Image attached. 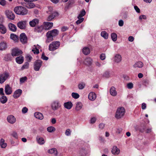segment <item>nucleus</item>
<instances>
[{"label": "nucleus", "mask_w": 156, "mask_h": 156, "mask_svg": "<svg viewBox=\"0 0 156 156\" xmlns=\"http://www.w3.org/2000/svg\"><path fill=\"white\" fill-rule=\"evenodd\" d=\"M14 11L17 14L20 15H25L28 12V11L25 8L22 6H18L14 8Z\"/></svg>", "instance_id": "f257e3e1"}, {"label": "nucleus", "mask_w": 156, "mask_h": 156, "mask_svg": "<svg viewBox=\"0 0 156 156\" xmlns=\"http://www.w3.org/2000/svg\"><path fill=\"white\" fill-rule=\"evenodd\" d=\"M125 113V110L123 107H119L117 109L115 117L117 119H120L124 116Z\"/></svg>", "instance_id": "f03ea898"}, {"label": "nucleus", "mask_w": 156, "mask_h": 156, "mask_svg": "<svg viewBox=\"0 0 156 156\" xmlns=\"http://www.w3.org/2000/svg\"><path fill=\"white\" fill-rule=\"evenodd\" d=\"M60 43L59 41H53L49 45L48 49L50 51H54L59 47Z\"/></svg>", "instance_id": "7ed1b4c3"}, {"label": "nucleus", "mask_w": 156, "mask_h": 156, "mask_svg": "<svg viewBox=\"0 0 156 156\" xmlns=\"http://www.w3.org/2000/svg\"><path fill=\"white\" fill-rule=\"evenodd\" d=\"M10 77L9 73L7 72H5L0 74V83H3L6 80Z\"/></svg>", "instance_id": "20e7f679"}, {"label": "nucleus", "mask_w": 156, "mask_h": 156, "mask_svg": "<svg viewBox=\"0 0 156 156\" xmlns=\"http://www.w3.org/2000/svg\"><path fill=\"white\" fill-rule=\"evenodd\" d=\"M51 108L53 111L58 110L61 107V105L58 100L53 101L51 105Z\"/></svg>", "instance_id": "39448f33"}, {"label": "nucleus", "mask_w": 156, "mask_h": 156, "mask_svg": "<svg viewBox=\"0 0 156 156\" xmlns=\"http://www.w3.org/2000/svg\"><path fill=\"white\" fill-rule=\"evenodd\" d=\"M27 21L23 20L19 21L17 24V27L21 30L25 29L26 28Z\"/></svg>", "instance_id": "423d86ee"}, {"label": "nucleus", "mask_w": 156, "mask_h": 156, "mask_svg": "<svg viewBox=\"0 0 156 156\" xmlns=\"http://www.w3.org/2000/svg\"><path fill=\"white\" fill-rule=\"evenodd\" d=\"M22 51L18 48H16L13 49L12 51V55L13 56H16L21 55Z\"/></svg>", "instance_id": "0eeeda50"}, {"label": "nucleus", "mask_w": 156, "mask_h": 156, "mask_svg": "<svg viewBox=\"0 0 156 156\" xmlns=\"http://www.w3.org/2000/svg\"><path fill=\"white\" fill-rule=\"evenodd\" d=\"M42 62L40 60L36 61L34 64V68L35 71L39 70L40 67L41 66Z\"/></svg>", "instance_id": "6e6552de"}, {"label": "nucleus", "mask_w": 156, "mask_h": 156, "mask_svg": "<svg viewBox=\"0 0 156 156\" xmlns=\"http://www.w3.org/2000/svg\"><path fill=\"white\" fill-rule=\"evenodd\" d=\"M44 27V29L48 30L50 29L53 26V23L51 22H45L43 23L42 25Z\"/></svg>", "instance_id": "1a4fd4ad"}, {"label": "nucleus", "mask_w": 156, "mask_h": 156, "mask_svg": "<svg viewBox=\"0 0 156 156\" xmlns=\"http://www.w3.org/2000/svg\"><path fill=\"white\" fill-rule=\"evenodd\" d=\"M5 91L6 94L10 95L12 92V88L9 85L7 84L5 86Z\"/></svg>", "instance_id": "9d476101"}, {"label": "nucleus", "mask_w": 156, "mask_h": 156, "mask_svg": "<svg viewBox=\"0 0 156 156\" xmlns=\"http://www.w3.org/2000/svg\"><path fill=\"white\" fill-rule=\"evenodd\" d=\"M39 22V20L38 19H34L30 21L29 23L30 26L32 27H35L38 24Z\"/></svg>", "instance_id": "9b49d317"}, {"label": "nucleus", "mask_w": 156, "mask_h": 156, "mask_svg": "<svg viewBox=\"0 0 156 156\" xmlns=\"http://www.w3.org/2000/svg\"><path fill=\"white\" fill-rule=\"evenodd\" d=\"M5 14L8 18L10 20H13L15 18V16L14 13L9 11H6Z\"/></svg>", "instance_id": "f8f14e48"}, {"label": "nucleus", "mask_w": 156, "mask_h": 156, "mask_svg": "<svg viewBox=\"0 0 156 156\" xmlns=\"http://www.w3.org/2000/svg\"><path fill=\"white\" fill-rule=\"evenodd\" d=\"M7 119L8 122L11 124H13L15 123L16 121L15 118L12 115L8 116L7 117Z\"/></svg>", "instance_id": "ddd939ff"}, {"label": "nucleus", "mask_w": 156, "mask_h": 156, "mask_svg": "<svg viewBox=\"0 0 156 156\" xmlns=\"http://www.w3.org/2000/svg\"><path fill=\"white\" fill-rule=\"evenodd\" d=\"M22 90L20 89H18L16 90L14 93L13 97L14 98H19L22 93Z\"/></svg>", "instance_id": "4468645a"}, {"label": "nucleus", "mask_w": 156, "mask_h": 156, "mask_svg": "<svg viewBox=\"0 0 156 156\" xmlns=\"http://www.w3.org/2000/svg\"><path fill=\"white\" fill-rule=\"evenodd\" d=\"M58 16V13L57 12H54L51 13L47 18V20L48 21H50L53 19L55 17Z\"/></svg>", "instance_id": "2eb2a0df"}, {"label": "nucleus", "mask_w": 156, "mask_h": 156, "mask_svg": "<svg viewBox=\"0 0 156 156\" xmlns=\"http://www.w3.org/2000/svg\"><path fill=\"white\" fill-rule=\"evenodd\" d=\"M122 60V57L121 55L119 54H116L113 58V61L115 63H119L121 62Z\"/></svg>", "instance_id": "dca6fc26"}, {"label": "nucleus", "mask_w": 156, "mask_h": 156, "mask_svg": "<svg viewBox=\"0 0 156 156\" xmlns=\"http://www.w3.org/2000/svg\"><path fill=\"white\" fill-rule=\"evenodd\" d=\"M20 39L21 42L23 44H25L27 42V38L24 33H22L20 36Z\"/></svg>", "instance_id": "f3484780"}, {"label": "nucleus", "mask_w": 156, "mask_h": 156, "mask_svg": "<svg viewBox=\"0 0 156 156\" xmlns=\"http://www.w3.org/2000/svg\"><path fill=\"white\" fill-rule=\"evenodd\" d=\"M44 27L43 25L36 27L34 30V32L37 33H41L44 30Z\"/></svg>", "instance_id": "a211bd4d"}, {"label": "nucleus", "mask_w": 156, "mask_h": 156, "mask_svg": "<svg viewBox=\"0 0 156 156\" xmlns=\"http://www.w3.org/2000/svg\"><path fill=\"white\" fill-rule=\"evenodd\" d=\"M144 64L141 61H138L136 62L133 65V67L136 68H141L143 67Z\"/></svg>", "instance_id": "6ab92c4d"}, {"label": "nucleus", "mask_w": 156, "mask_h": 156, "mask_svg": "<svg viewBox=\"0 0 156 156\" xmlns=\"http://www.w3.org/2000/svg\"><path fill=\"white\" fill-rule=\"evenodd\" d=\"M50 32H48L46 33V35L47 37V39L46 40V42L47 43H49L52 41L53 40V37L50 34Z\"/></svg>", "instance_id": "aec40b11"}, {"label": "nucleus", "mask_w": 156, "mask_h": 156, "mask_svg": "<svg viewBox=\"0 0 156 156\" xmlns=\"http://www.w3.org/2000/svg\"><path fill=\"white\" fill-rule=\"evenodd\" d=\"M89 99L92 101L94 100L96 97L95 94L94 92H90L88 95Z\"/></svg>", "instance_id": "412c9836"}, {"label": "nucleus", "mask_w": 156, "mask_h": 156, "mask_svg": "<svg viewBox=\"0 0 156 156\" xmlns=\"http://www.w3.org/2000/svg\"><path fill=\"white\" fill-rule=\"evenodd\" d=\"M92 59L90 58H86L83 62L84 64L87 66H90L92 63Z\"/></svg>", "instance_id": "4be33fe9"}, {"label": "nucleus", "mask_w": 156, "mask_h": 156, "mask_svg": "<svg viewBox=\"0 0 156 156\" xmlns=\"http://www.w3.org/2000/svg\"><path fill=\"white\" fill-rule=\"evenodd\" d=\"M110 93L111 95L113 96H115L117 94V92L115 88L114 87H111L110 90Z\"/></svg>", "instance_id": "5701e85b"}, {"label": "nucleus", "mask_w": 156, "mask_h": 156, "mask_svg": "<svg viewBox=\"0 0 156 156\" xmlns=\"http://www.w3.org/2000/svg\"><path fill=\"white\" fill-rule=\"evenodd\" d=\"M48 32H50V34L53 37L58 35L59 33L58 30L56 29H54L51 30L49 31Z\"/></svg>", "instance_id": "b1692460"}, {"label": "nucleus", "mask_w": 156, "mask_h": 156, "mask_svg": "<svg viewBox=\"0 0 156 156\" xmlns=\"http://www.w3.org/2000/svg\"><path fill=\"white\" fill-rule=\"evenodd\" d=\"M64 105L65 108L70 109L72 107L73 104L71 102L68 101L64 103Z\"/></svg>", "instance_id": "393cba45"}, {"label": "nucleus", "mask_w": 156, "mask_h": 156, "mask_svg": "<svg viewBox=\"0 0 156 156\" xmlns=\"http://www.w3.org/2000/svg\"><path fill=\"white\" fill-rule=\"evenodd\" d=\"M40 46L38 45H37V46L34 45L33 46V49H32V51L34 52V53L38 54L39 53V51L38 48H40Z\"/></svg>", "instance_id": "a878e982"}, {"label": "nucleus", "mask_w": 156, "mask_h": 156, "mask_svg": "<svg viewBox=\"0 0 156 156\" xmlns=\"http://www.w3.org/2000/svg\"><path fill=\"white\" fill-rule=\"evenodd\" d=\"M112 152L114 154H118L119 153L120 150L117 147H113L112 150Z\"/></svg>", "instance_id": "bb28decb"}, {"label": "nucleus", "mask_w": 156, "mask_h": 156, "mask_svg": "<svg viewBox=\"0 0 156 156\" xmlns=\"http://www.w3.org/2000/svg\"><path fill=\"white\" fill-rule=\"evenodd\" d=\"M16 60L17 63L21 64L23 62L24 60L23 57V56L21 55L19 57H16Z\"/></svg>", "instance_id": "cd10ccee"}, {"label": "nucleus", "mask_w": 156, "mask_h": 156, "mask_svg": "<svg viewBox=\"0 0 156 156\" xmlns=\"http://www.w3.org/2000/svg\"><path fill=\"white\" fill-rule=\"evenodd\" d=\"M34 116L37 119L41 120L43 119V116L42 114L40 112H36L34 113Z\"/></svg>", "instance_id": "c85d7f7f"}, {"label": "nucleus", "mask_w": 156, "mask_h": 156, "mask_svg": "<svg viewBox=\"0 0 156 156\" xmlns=\"http://www.w3.org/2000/svg\"><path fill=\"white\" fill-rule=\"evenodd\" d=\"M9 28L10 30L12 31H15L16 30V27L14 24L10 23L8 25Z\"/></svg>", "instance_id": "c756f323"}, {"label": "nucleus", "mask_w": 156, "mask_h": 156, "mask_svg": "<svg viewBox=\"0 0 156 156\" xmlns=\"http://www.w3.org/2000/svg\"><path fill=\"white\" fill-rule=\"evenodd\" d=\"M82 52L85 55H87L90 54V51L88 48L85 47L82 49Z\"/></svg>", "instance_id": "7c9ffc66"}, {"label": "nucleus", "mask_w": 156, "mask_h": 156, "mask_svg": "<svg viewBox=\"0 0 156 156\" xmlns=\"http://www.w3.org/2000/svg\"><path fill=\"white\" fill-rule=\"evenodd\" d=\"M83 107V104L81 102H77L76 107V110L77 111L80 110Z\"/></svg>", "instance_id": "2f4dec72"}, {"label": "nucleus", "mask_w": 156, "mask_h": 156, "mask_svg": "<svg viewBox=\"0 0 156 156\" xmlns=\"http://www.w3.org/2000/svg\"><path fill=\"white\" fill-rule=\"evenodd\" d=\"M6 43L4 42H2L0 43V50H5L7 48Z\"/></svg>", "instance_id": "473e14b6"}, {"label": "nucleus", "mask_w": 156, "mask_h": 156, "mask_svg": "<svg viewBox=\"0 0 156 156\" xmlns=\"http://www.w3.org/2000/svg\"><path fill=\"white\" fill-rule=\"evenodd\" d=\"M48 152L49 154H54L55 155H56L57 154V150L55 148L48 150Z\"/></svg>", "instance_id": "72a5a7b5"}, {"label": "nucleus", "mask_w": 156, "mask_h": 156, "mask_svg": "<svg viewBox=\"0 0 156 156\" xmlns=\"http://www.w3.org/2000/svg\"><path fill=\"white\" fill-rule=\"evenodd\" d=\"M0 31L2 34H4L6 32V29L5 27L2 24L0 23Z\"/></svg>", "instance_id": "f704fd0d"}, {"label": "nucleus", "mask_w": 156, "mask_h": 156, "mask_svg": "<svg viewBox=\"0 0 156 156\" xmlns=\"http://www.w3.org/2000/svg\"><path fill=\"white\" fill-rule=\"evenodd\" d=\"M7 101V98L6 96L4 95L2 96L0 98V101L2 104H5L6 102Z\"/></svg>", "instance_id": "c9c22d12"}, {"label": "nucleus", "mask_w": 156, "mask_h": 156, "mask_svg": "<svg viewBox=\"0 0 156 156\" xmlns=\"http://www.w3.org/2000/svg\"><path fill=\"white\" fill-rule=\"evenodd\" d=\"M37 140L38 143L41 145L43 144L44 143V141L43 138L37 137Z\"/></svg>", "instance_id": "e433bc0d"}, {"label": "nucleus", "mask_w": 156, "mask_h": 156, "mask_svg": "<svg viewBox=\"0 0 156 156\" xmlns=\"http://www.w3.org/2000/svg\"><path fill=\"white\" fill-rule=\"evenodd\" d=\"M55 128L53 126H50L48 127L47 130L49 133H52L55 131Z\"/></svg>", "instance_id": "4c0bfd02"}, {"label": "nucleus", "mask_w": 156, "mask_h": 156, "mask_svg": "<svg viewBox=\"0 0 156 156\" xmlns=\"http://www.w3.org/2000/svg\"><path fill=\"white\" fill-rule=\"evenodd\" d=\"M101 36L105 39L108 38V34L105 31H103L101 34Z\"/></svg>", "instance_id": "58836bf2"}, {"label": "nucleus", "mask_w": 156, "mask_h": 156, "mask_svg": "<svg viewBox=\"0 0 156 156\" xmlns=\"http://www.w3.org/2000/svg\"><path fill=\"white\" fill-rule=\"evenodd\" d=\"M111 38L114 41H115L117 40V35L114 33H113L111 34Z\"/></svg>", "instance_id": "ea45409f"}, {"label": "nucleus", "mask_w": 156, "mask_h": 156, "mask_svg": "<svg viewBox=\"0 0 156 156\" xmlns=\"http://www.w3.org/2000/svg\"><path fill=\"white\" fill-rule=\"evenodd\" d=\"M86 13L85 10L84 9H82L80 12V13L77 17L78 18H82V17L84 16Z\"/></svg>", "instance_id": "a19ab883"}, {"label": "nucleus", "mask_w": 156, "mask_h": 156, "mask_svg": "<svg viewBox=\"0 0 156 156\" xmlns=\"http://www.w3.org/2000/svg\"><path fill=\"white\" fill-rule=\"evenodd\" d=\"M11 38L13 41H16L18 40V37L16 35L12 34L10 35Z\"/></svg>", "instance_id": "79ce46f5"}, {"label": "nucleus", "mask_w": 156, "mask_h": 156, "mask_svg": "<svg viewBox=\"0 0 156 156\" xmlns=\"http://www.w3.org/2000/svg\"><path fill=\"white\" fill-rule=\"evenodd\" d=\"M34 4L33 3H28L26 5V7L28 9H31L35 7Z\"/></svg>", "instance_id": "37998d69"}, {"label": "nucleus", "mask_w": 156, "mask_h": 156, "mask_svg": "<svg viewBox=\"0 0 156 156\" xmlns=\"http://www.w3.org/2000/svg\"><path fill=\"white\" fill-rule=\"evenodd\" d=\"M0 145L1 146H6L7 144L5 142V140L4 139L2 138L0 141Z\"/></svg>", "instance_id": "c03bdc74"}, {"label": "nucleus", "mask_w": 156, "mask_h": 156, "mask_svg": "<svg viewBox=\"0 0 156 156\" xmlns=\"http://www.w3.org/2000/svg\"><path fill=\"white\" fill-rule=\"evenodd\" d=\"M29 64L28 62H25L21 67V69L23 70L28 68Z\"/></svg>", "instance_id": "a18cd8bd"}, {"label": "nucleus", "mask_w": 156, "mask_h": 156, "mask_svg": "<svg viewBox=\"0 0 156 156\" xmlns=\"http://www.w3.org/2000/svg\"><path fill=\"white\" fill-rule=\"evenodd\" d=\"M72 96L73 98L75 99H77L80 97V95L78 94L75 93H73L72 94Z\"/></svg>", "instance_id": "49530a36"}, {"label": "nucleus", "mask_w": 156, "mask_h": 156, "mask_svg": "<svg viewBox=\"0 0 156 156\" xmlns=\"http://www.w3.org/2000/svg\"><path fill=\"white\" fill-rule=\"evenodd\" d=\"M85 86V84L84 83H80L78 85V88L80 90L83 89L84 88V87Z\"/></svg>", "instance_id": "de8ad7c7"}, {"label": "nucleus", "mask_w": 156, "mask_h": 156, "mask_svg": "<svg viewBox=\"0 0 156 156\" xmlns=\"http://www.w3.org/2000/svg\"><path fill=\"white\" fill-rule=\"evenodd\" d=\"M126 87L128 89H131L133 87V85L132 83H129L127 84Z\"/></svg>", "instance_id": "09e8293b"}, {"label": "nucleus", "mask_w": 156, "mask_h": 156, "mask_svg": "<svg viewBox=\"0 0 156 156\" xmlns=\"http://www.w3.org/2000/svg\"><path fill=\"white\" fill-rule=\"evenodd\" d=\"M78 20L76 21V23L77 24H78L82 23L84 20L83 18H78Z\"/></svg>", "instance_id": "8fccbe9b"}, {"label": "nucleus", "mask_w": 156, "mask_h": 156, "mask_svg": "<svg viewBox=\"0 0 156 156\" xmlns=\"http://www.w3.org/2000/svg\"><path fill=\"white\" fill-rule=\"evenodd\" d=\"M27 80L26 77H22L20 79V81L21 83H23Z\"/></svg>", "instance_id": "3c124183"}, {"label": "nucleus", "mask_w": 156, "mask_h": 156, "mask_svg": "<svg viewBox=\"0 0 156 156\" xmlns=\"http://www.w3.org/2000/svg\"><path fill=\"white\" fill-rule=\"evenodd\" d=\"M12 135L16 139H18V136L17 133L15 132H13L12 134Z\"/></svg>", "instance_id": "603ef678"}, {"label": "nucleus", "mask_w": 156, "mask_h": 156, "mask_svg": "<svg viewBox=\"0 0 156 156\" xmlns=\"http://www.w3.org/2000/svg\"><path fill=\"white\" fill-rule=\"evenodd\" d=\"M71 131L69 129H67L65 132V134L67 136H69L71 134Z\"/></svg>", "instance_id": "864d4df0"}, {"label": "nucleus", "mask_w": 156, "mask_h": 156, "mask_svg": "<svg viewBox=\"0 0 156 156\" xmlns=\"http://www.w3.org/2000/svg\"><path fill=\"white\" fill-rule=\"evenodd\" d=\"M106 56L105 54H102L100 55V58L102 60H104L105 59Z\"/></svg>", "instance_id": "5fc2aeb1"}, {"label": "nucleus", "mask_w": 156, "mask_h": 156, "mask_svg": "<svg viewBox=\"0 0 156 156\" xmlns=\"http://www.w3.org/2000/svg\"><path fill=\"white\" fill-rule=\"evenodd\" d=\"M0 4L2 6H5L6 4L5 0H0Z\"/></svg>", "instance_id": "6e6d98bb"}, {"label": "nucleus", "mask_w": 156, "mask_h": 156, "mask_svg": "<svg viewBox=\"0 0 156 156\" xmlns=\"http://www.w3.org/2000/svg\"><path fill=\"white\" fill-rule=\"evenodd\" d=\"M147 18L146 16L144 15H140L139 17V19L140 20H142V19L145 20Z\"/></svg>", "instance_id": "4d7b16f0"}, {"label": "nucleus", "mask_w": 156, "mask_h": 156, "mask_svg": "<svg viewBox=\"0 0 156 156\" xmlns=\"http://www.w3.org/2000/svg\"><path fill=\"white\" fill-rule=\"evenodd\" d=\"M124 24L123 21L122 20H120L119 21V25L120 27L123 26Z\"/></svg>", "instance_id": "13d9d810"}, {"label": "nucleus", "mask_w": 156, "mask_h": 156, "mask_svg": "<svg viewBox=\"0 0 156 156\" xmlns=\"http://www.w3.org/2000/svg\"><path fill=\"white\" fill-rule=\"evenodd\" d=\"M28 111L27 108L26 107H24L23 108L22 110V112L23 113H25L27 112Z\"/></svg>", "instance_id": "bf43d9fd"}, {"label": "nucleus", "mask_w": 156, "mask_h": 156, "mask_svg": "<svg viewBox=\"0 0 156 156\" xmlns=\"http://www.w3.org/2000/svg\"><path fill=\"white\" fill-rule=\"evenodd\" d=\"M128 39L129 41L132 42L134 41V38L133 36H130L128 37Z\"/></svg>", "instance_id": "052dcab7"}, {"label": "nucleus", "mask_w": 156, "mask_h": 156, "mask_svg": "<svg viewBox=\"0 0 156 156\" xmlns=\"http://www.w3.org/2000/svg\"><path fill=\"white\" fill-rule=\"evenodd\" d=\"M134 8L135 10H136V11L138 13H139L140 12V9L139 8L136 6H134Z\"/></svg>", "instance_id": "680f3d73"}, {"label": "nucleus", "mask_w": 156, "mask_h": 156, "mask_svg": "<svg viewBox=\"0 0 156 156\" xmlns=\"http://www.w3.org/2000/svg\"><path fill=\"white\" fill-rule=\"evenodd\" d=\"M96 121V119L95 118H94V117L92 118L91 119L90 122L91 123L93 124Z\"/></svg>", "instance_id": "e2e57ef3"}, {"label": "nucleus", "mask_w": 156, "mask_h": 156, "mask_svg": "<svg viewBox=\"0 0 156 156\" xmlns=\"http://www.w3.org/2000/svg\"><path fill=\"white\" fill-rule=\"evenodd\" d=\"M3 89L2 88H0V95H4L5 94L3 92Z\"/></svg>", "instance_id": "0e129e2a"}, {"label": "nucleus", "mask_w": 156, "mask_h": 156, "mask_svg": "<svg viewBox=\"0 0 156 156\" xmlns=\"http://www.w3.org/2000/svg\"><path fill=\"white\" fill-rule=\"evenodd\" d=\"M42 58L44 60H47L48 59V58L45 56L43 54H42Z\"/></svg>", "instance_id": "69168bd1"}, {"label": "nucleus", "mask_w": 156, "mask_h": 156, "mask_svg": "<svg viewBox=\"0 0 156 156\" xmlns=\"http://www.w3.org/2000/svg\"><path fill=\"white\" fill-rule=\"evenodd\" d=\"M122 131V129L121 128H119L117 129L116 133H120Z\"/></svg>", "instance_id": "338daca9"}, {"label": "nucleus", "mask_w": 156, "mask_h": 156, "mask_svg": "<svg viewBox=\"0 0 156 156\" xmlns=\"http://www.w3.org/2000/svg\"><path fill=\"white\" fill-rule=\"evenodd\" d=\"M68 29V28L67 27H65V26L62 27V29H61L62 30V31H65L67 30Z\"/></svg>", "instance_id": "774afa93"}]
</instances>
